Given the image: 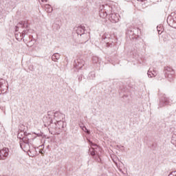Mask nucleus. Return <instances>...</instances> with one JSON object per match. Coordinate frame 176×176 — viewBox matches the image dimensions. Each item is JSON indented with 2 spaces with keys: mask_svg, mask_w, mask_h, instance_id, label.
<instances>
[{
  "mask_svg": "<svg viewBox=\"0 0 176 176\" xmlns=\"http://www.w3.org/2000/svg\"><path fill=\"white\" fill-rule=\"evenodd\" d=\"M109 14V20L111 23H119V14L112 11V7L108 5H101L99 7V16L102 19H106Z\"/></svg>",
  "mask_w": 176,
  "mask_h": 176,
  "instance_id": "nucleus-1",
  "label": "nucleus"
},
{
  "mask_svg": "<svg viewBox=\"0 0 176 176\" xmlns=\"http://www.w3.org/2000/svg\"><path fill=\"white\" fill-rule=\"evenodd\" d=\"M141 30L138 28H134L131 30H129L127 34L131 36V39H138L140 38V33Z\"/></svg>",
  "mask_w": 176,
  "mask_h": 176,
  "instance_id": "nucleus-6",
  "label": "nucleus"
},
{
  "mask_svg": "<svg viewBox=\"0 0 176 176\" xmlns=\"http://www.w3.org/2000/svg\"><path fill=\"white\" fill-rule=\"evenodd\" d=\"M87 41H89V39H87V40H86V42H87Z\"/></svg>",
  "mask_w": 176,
  "mask_h": 176,
  "instance_id": "nucleus-42",
  "label": "nucleus"
},
{
  "mask_svg": "<svg viewBox=\"0 0 176 176\" xmlns=\"http://www.w3.org/2000/svg\"><path fill=\"white\" fill-rule=\"evenodd\" d=\"M34 134H35L37 137H42V135H43L42 132H40L38 133H34Z\"/></svg>",
  "mask_w": 176,
  "mask_h": 176,
  "instance_id": "nucleus-29",
  "label": "nucleus"
},
{
  "mask_svg": "<svg viewBox=\"0 0 176 176\" xmlns=\"http://www.w3.org/2000/svg\"><path fill=\"white\" fill-rule=\"evenodd\" d=\"M89 153L91 156H96V151H94V148L89 149Z\"/></svg>",
  "mask_w": 176,
  "mask_h": 176,
  "instance_id": "nucleus-21",
  "label": "nucleus"
},
{
  "mask_svg": "<svg viewBox=\"0 0 176 176\" xmlns=\"http://www.w3.org/2000/svg\"><path fill=\"white\" fill-rule=\"evenodd\" d=\"M164 72L165 78H167L169 82H173V80H174V78L175 76V72L174 71V69H173V68L166 67H165Z\"/></svg>",
  "mask_w": 176,
  "mask_h": 176,
  "instance_id": "nucleus-4",
  "label": "nucleus"
},
{
  "mask_svg": "<svg viewBox=\"0 0 176 176\" xmlns=\"http://www.w3.org/2000/svg\"><path fill=\"white\" fill-rule=\"evenodd\" d=\"M89 142L91 146H97V144H94L91 141H89Z\"/></svg>",
  "mask_w": 176,
  "mask_h": 176,
  "instance_id": "nucleus-32",
  "label": "nucleus"
},
{
  "mask_svg": "<svg viewBox=\"0 0 176 176\" xmlns=\"http://www.w3.org/2000/svg\"><path fill=\"white\" fill-rule=\"evenodd\" d=\"M74 31H76L77 35H80V36H82V35H87L85 34V26H78L74 28Z\"/></svg>",
  "mask_w": 176,
  "mask_h": 176,
  "instance_id": "nucleus-12",
  "label": "nucleus"
},
{
  "mask_svg": "<svg viewBox=\"0 0 176 176\" xmlns=\"http://www.w3.org/2000/svg\"><path fill=\"white\" fill-rule=\"evenodd\" d=\"M97 162H101V158H100V157H98Z\"/></svg>",
  "mask_w": 176,
  "mask_h": 176,
  "instance_id": "nucleus-37",
  "label": "nucleus"
},
{
  "mask_svg": "<svg viewBox=\"0 0 176 176\" xmlns=\"http://www.w3.org/2000/svg\"><path fill=\"white\" fill-rule=\"evenodd\" d=\"M92 63L93 64H96L97 65H98V64H101V59L98 56H94L92 58Z\"/></svg>",
  "mask_w": 176,
  "mask_h": 176,
  "instance_id": "nucleus-14",
  "label": "nucleus"
},
{
  "mask_svg": "<svg viewBox=\"0 0 176 176\" xmlns=\"http://www.w3.org/2000/svg\"><path fill=\"white\" fill-rule=\"evenodd\" d=\"M74 68L76 69H82L83 68V65H85V60L82 59H77L74 61Z\"/></svg>",
  "mask_w": 176,
  "mask_h": 176,
  "instance_id": "nucleus-9",
  "label": "nucleus"
},
{
  "mask_svg": "<svg viewBox=\"0 0 176 176\" xmlns=\"http://www.w3.org/2000/svg\"><path fill=\"white\" fill-rule=\"evenodd\" d=\"M147 75H148V78H153L152 71H151V69L148 71Z\"/></svg>",
  "mask_w": 176,
  "mask_h": 176,
  "instance_id": "nucleus-28",
  "label": "nucleus"
},
{
  "mask_svg": "<svg viewBox=\"0 0 176 176\" xmlns=\"http://www.w3.org/2000/svg\"><path fill=\"white\" fill-rule=\"evenodd\" d=\"M18 30H19V27L16 26L15 31H18Z\"/></svg>",
  "mask_w": 176,
  "mask_h": 176,
  "instance_id": "nucleus-39",
  "label": "nucleus"
},
{
  "mask_svg": "<svg viewBox=\"0 0 176 176\" xmlns=\"http://www.w3.org/2000/svg\"><path fill=\"white\" fill-rule=\"evenodd\" d=\"M64 118V114L61 113L60 111L53 112L52 118L56 120V122H58Z\"/></svg>",
  "mask_w": 176,
  "mask_h": 176,
  "instance_id": "nucleus-11",
  "label": "nucleus"
},
{
  "mask_svg": "<svg viewBox=\"0 0 176 176\" xmlns=\"http://www.w3.org/2000/svg\"><path fill=\"white\" fill-rule=\"evenodd\" d=\"M82 130H83V131H85V133H87V134H90V131L88 130L87 128H86L85 126H82V128H81Z\"/></svg>",
  "mask_w": 176,
  "mask_h": 176,
  "instance_id": "nucleus-22",
  "label": "nucleus"
},
{
  "mask_svg": "<svg viewBox=\"0 0 176 176\" xmlns=\"http://www.w3.org/2000/svg\"><path fill=\"white\" fill-rule=\"evenodd\" d=\"M139 2H145L146 0H138Z\"/></svg>",
  "mask_w": 176,
  "mask_h": 176,
  "instance_id": "nucleus-38",
  "label": "nucleus"
},
{
  "mask_svg": "<svg viewBox=\"0 0 176 176\" xmlns=\"http://www.w3.org/2000/svg\"><path fill=\"white\" fill-rule=\"evenodd\" d=\"M15 38L16 40L20 42L21 41H23V38H24L23 36L21 34V33L15 34Z\"/></svg>",
  "mask_w": 176,
  "mask_h": 176,
  "instance_id": "nucleus-18",
  "label": "nucleus"
},
{
  "mask_svg": "<svg viewBox=\"0 0 176 176\" xmlns=\"http://www.w3.org/2000/svg\"><path fill=\"white\" fill-rule=\"evenodd\" d=\"M102 39L103 40H108V39H111V34L109 33H104L102 36Z\"/></svg>",
  "mask_w": 176,
  "mask_h": 176,
  "instance_id": "nucleus-19",
  "label": "nucleus"
},
{
  "mask_svg": "<svg viewBox=\"0 0 176 176\" xmlns=\"http://www.w3.org/2000/svg\"><path fill=\"white\" fill-rule=\"evenodd\" d=\"M114 163L117 166L119 171H120V173H123V170H122V168H120V164H118L116 162H114Z\"/></svg>",
  "mask_w": 176,
  "mask_h": 176,
  "instance_id": "nucleus-25",
  "label": "nucleus"
},
{
  "mask_svg": "<svg viewBox=\"0 0 176 176\" xmlns=\"http://www.w3.org/2000/svg\"><path fill=\"white\" fill-rule=\"evenodd\" d=\"M78 81H79V82H82V76H80L78 77Z\"/></svg>",
  "mask_w": 176,
  "mask_h": 176,
  "instance_id": "nucleus-34",
  "label": "nucleus"
},
{
  "mask_svg": "<svg viewBox=\"0 0 176 176\" xmlns=\"http://www.w3.org/2000/svg\"><path fill=\"white\" fill-rule=\"evenodd\" d=\"M79 126H80V129H82L83 126H85V125H83V124H79Z\"/></svg>",
  "mask_w": 176,
  "mask_h": 176,
  "instance_id": "nucleus-35",
  "label": "nucleus"
},
{
  "mask_svg": "<svg viewBox=\"0 0 176 176\" xmlns=\"http://www.w3.org/2000/svg\"><path fill=\"white\" fill-rule=\"evenodd\" d=\"M66 126L67 123L64 122V121H56V122L52 124L51 125V133L59 135L63 131V129Z\"/></svg>",
  "mask_w": 176,
  "mask_h": 176,
  "instance_id": "nucleus-2",
  "label": "nucleus"
},
{
  "mask_svg": "<svg viewBox=\"0 0 176 176\" xmlns=\"http://www.w3.org/2000/svg\"><path fill=\"white\" fill-rule=\"evenodd\" d=\"M61 25H60V22L55 23L52 25V28L54 31H57L60 30Z\"/></svg>",
  "mask_w": 176,
  "mask_h": 176,
  "instance_id": "nucleus-15",
  "label": "nucleus"
},
{
  "mask_svg": "<svg viewBox=\"0 0 176 176\" xmlns=\"http://www.w3.org/2000/svg\"><path fill=\"white\" fill-rule=\"evenodd\" d=\"M151 75H152V76H156V75H157V74L156 73V72H155V70H153V72H151Z\"/></svg>",
  "mask_w": 176,
  "mask_h": 176,
  "instance_id": "nucleus-31",
  "label": "nucleus"
},
{
  "mask_svg": "<svg viewBox=\"0 0 176 176\" xmlns=\"http://www.w3.org/2000/svg\"><path fill=\"white\" fill-rule=\"evenodd\" d=\"M172 16L173 17V21H175V28H176V13L172 12Z\"/></svg>",
  "mask_w": 176,
  "mask_h": 176,
  "instance_id": "nucleus-23",
  "label": "nucleus"
},
{
  "mask_svg": "<svg viewBox=\"0 0 176 176\" xmlns=\"http://www.w3.org/2000/svg\"><path fill=\"white\" fill-rule=\"evenodd\" d=\"M19 137H20V133L18 134V138H19Z\"/></svg>",
  "mask_w": 176,
  "mask_h": 176,
  "instance_id": "nucleus-41",
  "label": "nucleus"
},
{
  "mask_svg": "<svg viewBox=\"0 0 176 176\" xmlns=\"http://www.w3.org/2000/svg\"><path fill=\"white\" fill-rule=\"evenodd\" d=\"M39 153H41V155H43V153H44L43 150H40Z\"/></svg>",
  "mask_w": 176,
  "mask_h": 176,
  "instance_id": "nucleus-36",
  "label": "nucleus"
},
{
  "mask_svg": "<svg viewBox=\"0 0 176 176\" xmlns=\"http://www.w3.org/2000/svg\"><path fill=\"white\" fill-rule=\"evenodd\" d=\"M167 23L170 27H175V22L174 21V18L173 16V14H170V16L167 18Z\"/></svg>",
  "mask_w": 176,
  "mask_h": 176,
  "instance_id": "nucleus-13",
  "label": "nucleus"
},
{
  "mask_svg": "<svg viewBox=\"0 0 176 176\" xmlns=\"http://www.w3.org/2000/svg\"><path fill=\"white\" fill-rule=\"evenodd\" d=\"M19 25H21L22 28H26V30H23V32L21 33L22 36H25L27 34L30 32V25H28V22L25 21H22L19 22Z\"/></svg>",
  "mask_w": 176,
  "mask_h": 176,
  "instance_id": "nucleus-7",
  "label": "nucleus"
},
{
  "mask_svg": "<svg viewBox=\"0 0 176 176\" xmlns=\"http://www.w3.org/2000/svg\"><path fill=\"white\" fill-rule=\"evenodd\" d=\"M94 78H96V73H94V72H90L88 74L87 79H89V80H92Z\"/></svg>",
  "mask_w": 176,
  "mask_h": 176,
  "instance_id": "nucleus-17",
  "label": "nucleus"
},
{
  "mask_svg": "<svg viewBox=\"0 0 176 176\" xmlns=\"http://www.w3.org/2000/svg\"><path fill=\"white\" fill-rule=\"evenodd\" d=\"M43 122L45 126H50V130H52V124H53V111H48L47 115L43 117Z\"/></svg>",
  "mask_w": 176,
  "mask_h": 176,
  "instance_id": "nucleus-5",
  "label": "nucleus"
},
{
  "mask_svg": "<svg viewBox=\"0 0 176 176\" xmlns=\"http://www.w3.org/2000/svg\"><path fill=\"white\" fill-rule=\"evenodd\" d=\"M164 105H170V99L166 97V95H164L162 100L160 101L159 107L162 108V107H164Z\"/></svg>",
  "mask_w": 176,
  "mask_h": 176,
  "instance_id": "nucleus-10",
  "label": "nucleus"
},
{
  "mask_svg": "<svg viewBox=\"0 0 176 176\" xmlns=\"http://www.w3.org/2000/svg\"><path fill=\"white\" fill-rule=\"evenodd\" d=\"M29 69H30V71H32V72H34V71H35V68H34V65H30L29 66Z\"/></svg>",
  "mask_w": 176,
  "mask_h": 176,
  "instance_id": "nucleus-27",
  "label": "nucleus"
},
{
  "mask_svg": "<svg viewBox=\"0 0 176 176\" xmlns=\"http://www.w3.org/2000/svg\"><path fill=\"white\" fill-rule=\"evenodd\" d=\"M45 1H47V0H41V2H45Z\"/></svg>",
  "mask_w": 176,
  "mask_h": 176,
  "instance_id": "nucleus-40",
  "label": "nucleus"
},
{
  "mask_svg": "<svg viewBox=\"0 0 176 176\" xmlns=\"http://www.w3.org/2000/svg\"><path fill=\"white\" fill-rule=\"evenodd\" d=\"M8 156H9L8 148L5 147L0 150V160H6Z\"/></svg>",
  "mask_w": 176,
  "mask_h": 176,
  "instance_id": "nucleus-8",
  "label": "nucleus"
},
{
  "mask_svg": "<svg viewBox=\"0 0 176 176\" xmlns=\"http://www.w3.org/2000/svg\"><path fill=\"white\" fill-rule=\"evenodd\" d=\"M20 147L24 152H30L31 146L30 145V138H31V134L28 133L25 135L22 138H20Z\"/></svg>",
  "mask_w": 176,
  "mask_h": 176,
  "instance_id": "nucleus-3",
  "label": "nucleus"
},
{
  "mask_svg": "<svg viewBox=\"0 0 176 176\" xmlns=\"http://www.w3.org/2000/svg\"><path fill=\"white\" fill-rule=\"evenodd\" d=\"M106 46L107 47H112V46H113V44L112 43H109V42H108V40L106 41Z\"/></svg>",
  "mask_w": 176,
  "mask_h": 176,
  "instance_id": "nucleus-26",
  "label": "nucleus"
},
{
  "mask_svg": "<svg viewBox=\"0 0 176 176\" xmlns=\"http://www.w3.org/2000/svg\"><path fill=\"white\" fill-rule=\"evenodd\" d=\"M34 43H35V41L34 40H30L29 41V42H28V46H32V45H34Z\"/></svg>",
  "mask_w": 176,
  "mask_h": 176,
  "instance_id": "nucleus-24",
  "label": "nucleus"
},
{
  "mask_svg": "<svg viewBox=\"0 0 176 176\" xmlns=\"http://www.w3.org/2000/svg\"><path fill=\"white\" fill-rule=\"evenodd\" d=\"M60 54L58 53H55L52 55V61H57V60H60Z\"/></svg>",
  "mask_w": 176,
  "mask_h": 176,
  "instance_id": "nucleus-16",
  "label": "nucleus"
},
{
  "mask_svg": "<svg viewBox=\"0 0 176 176\" xmlns=\"http://www.w3.org/2000/svg\"><path fill=\"white\" fill-rule=\"evenodd\" d=\"M168 176H176V171L171 172Z\"/></svg>",
  "mask_w": 176,
  "mask_h": 176,
  "instance_id": "nucleus-30",
  "label": "nucleus"
},
{
  "mask_svg": "<svg viewBox=\"0 0 176 176\" xmlns=\"http://www.w3.org/2000/svg\"><path fill=\"white\" fill-rule=\"evenodd\" d=\"M157 31H158V34H162V32L160 31V30H159V26L157 27Z\"/></svg>",
  "mask_w": 176,
  "mask_h": 176,
  "instance_id": "nucleus-33",
  "label": "nucleus"
},
{
  "mask_svg": "<svg viewBox=\"0 0 176 176\" xmlns=\"http://www.w3.org/2000/svg\"><path fill=\"white\" fill-rule=\"evenodd\" d=\"M45 9H47V13H52L53 12V7H51L49 4L45 6Z\"/></svg>",
  "mask_w": 176,
  "mask_h": 176,
  "instance_id": "nucleus-20",
  "label": "nucleus"
}]
</instances>
